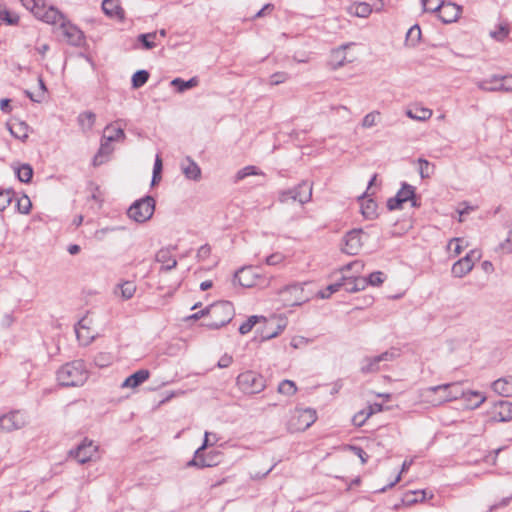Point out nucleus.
I'll use <instances>...</instances> for the list:
<instances>
[{
  "instance_id": "nucleus-19",
  "label": "nucleus",
  "mask_w": 512,
  "mask_h": 512,
  "mask_svg": "<svg viewBox=\"0 0 512 512\" xmlns=\"http://www.w3.org/2000/svg\"><path fill=\"white\" fill-rule=\"evenodd\" d=\"M397 354L394 351H385L374 357H367L363 360L361 371L363 373H372L379 370V363L383 361H392Z\"/></svg>"
},
{
  "instance_id": "nucleus-27",
  "label": "nucleus",
  "mask_w": 512,
  "mask_h": 512,
  "mask_svg": "<svg viewBox=\"0 0 512 512\" xmlns=\"http://www.w3.org/2000/svg\"><path fill=\"white\" fill-rule=\"evenodd\" d=\"M156 261L161 263V269L169 271L176 267L177 260L172 255L169 249H161L156 254Z\"/></svg>"
},
{
  "instance_id": "nucleus-18",
  "label": "nucleus",
  "mask_w": 512,
  "mask_h": 512,
  "mask_svg": "<svg viewBox=\"0 0 512 512\" xmlns=\"http://www.w3.org/2000/svg\"><path fill=\"white\" fill-rule=\"evenodd\" d=\"M414 188L411 185L403 184L401 189L397 192V194L388 199L387 207L389 210L400 209L402 205L407 201H412V205H415L414 202Z\"/></svg>"
},
{
  "instance_id": "nucleus-5",
  "label": "nucleus",
  "mask_w": 512,
  "mask_h": 512,
  "mask_svg": "<svg viewBox=\"0 0 512 512\" xmlns=\"http://www.w3.org/2000/svg\"><path fill=\"white\" fill-rule=\"evenodd\" d=\"M206 312L210 320L205 325L211 329H218L232 320L234 307L228 301H220L206 307Z\"/></svg>"
},
{
  "instance_id": "nucleus-25",
  "label": "nucleus",
  "mask_w": 512,
  "mask_h": 512,
  "mask_svg": "<svg viewBox=\"0 0 512 512\" xmlns=\"http://www.w3.org/2000/svg\"><path fill=\"white\" fill-rule=\"evenodd\" d=\"M492 389L495 393L501 396H512V376H507L495 380L492 383Z\"/></svg>"
},
{
  "instance_id": "nucleus-30",
  "label": "nucleus",
  "mask_w": 512,
  "mask_h": 512,
  "mask_svg": "<svg viewBox=\"0 0 512 512\" xmlns=\"http://www.w3.org/2000/svg\"><path fill=\"white\" fill-rule=\"evenodd\" d=\"M477 86L483 91H507L512 92V75L504 76L503 81L500 85H487L486 82H478Z\"/></svg>"
},
{
  "instance_id": "nucleus-39",
  "label": "nucleus",
  "mask_w": 512,
  "mask_h": 512,
  "mask_svg": "<svg viewBox=\"0 0 512 512\" xmlns=\"http://www.w3.org/2000/svg\"><path fill=\"white\" fill-rule=\"evenodd\" d=\"M421 40V29L418 25L412 26L406 33L405 44L408 47H415Z\"/></svg>"
},
{
  "instance_id": "nucleus-13",
  "label": "nucleus",
  "mask_w": 512,
  "mask_h": 512,
  "mask_svg": "<svg viewBox=\"0 0 512 512\" xmlns=\"http://www.w3.org/2000/svg\"><path fill=\"white\" fill-rule=\"evenodd\" d=\"M353 46V43H347L331 51L329 63L334 70L339 69L356 60V54L351 52V48Z\"/></svg>"
},
{
  "instance_id": "nucleus-63",
  "label": "nucleus",
  "mask_w": 512,
  "mask_h": 512,
  "mask_svg": "<svg viewBox=\"0 0 512 512\" xmlns=\"http://www.w3.org/2000/svg\"><path fill=\"white\" fill-rule=\"evenodd\" d=\"M0 19L5 20L9 24H14L18 20L17 17H11L9 11H7L4 8L3 9L0 8Z\"/></svg>"
},
{
  "instance_id": "nucleus-64",
  "label": "nucleus",
  "mask_w": 512,
  "mask_h": 512,
  "mask_svg": "<svg viewBox=\"0 0 512 512\" xmlns=\"http://www.w3.org/2000/svg\"><path fill=\"white\" fill-rule=\"evenodd\" d=\"M232 361H233L232 356L225 354L219 359L217 365L219 368H226L231 365Z\"/></svg>"
},
{
  "instance_id": "nucleus-53",
  "label": "nucleus",
  "mask_w": 512,
  "mask_h": 512,
  "mask_svg": "<svg viewBox=\"0 0 512 512\" xmlns=\"http://www.w3.org/2000/svg\"><path fill=\"white\" fill-rule=\"evenodd\" d=\"M161 172H162V159L159 155H156L155 163L153 167V176L151 184L155 185L161 180Z\"/></svg>"
},
{
  "instance_id": "nucleus-28",
  "label": "nucleus",
  "mask_w": 512,
  "mask_h": 512,
  "mask_svg": "<svg viewBox=\"0 0 512 512\" xmlns=\"http://www.w3.org/2000/svg\"><path fill=\"white\" fill-rule=\"evenodd\" d=\"M372 11L371 5L366 2H354L347 7L349 15L360 18H367Z\"/></svg>"
},
{
  "instance_id": "nucleus-37",
  "label": "nucleus",
  "mask_w": 512,
  "mask_h": 512,
  "mask_svg": "<svg viewBox=\"0 0 512 512\" xmlns=\"http://www.w3.org/2000/svg\"><path fill=\"white\" fill-rule=\"evenodd\" d=\"M158 34L157 32H150L145 34H140L137 37V40L141 43L142 48L145 50H151L157 47Z\"/></svg>"
},
{
  "instance_id": "nucleus-43",
  "label": "nucleus",
  "mask_w": 512,
  "mask_h": 512,
  "mask_svg": "<svg viewBox=\"0 0 512 512\" xmlns=\"http://www.w3.org/2000/svg\"><path fill=\"white\" fill-rule=\"evenodd\" d=\"M495 251L498 253H501V254H511L512 253V230H509L506 238L503 241L499 242Z\"/></svg>"
},
{
  "instance_id": "nucleus-34",
  "label": "nucleus",
  "mask_w": 512,
  "mask_h": 512,
  "mask_svg": "<svg viewBox=\"0 0 512 512\" xmlns=\"http://www.w3.org/2000/svg\"><path fill=\"white\" fill-rule=\"evenodd\" d=\"M382 123V113L378 110H373L367 113L361 120V127L363 129H371Z\"/></svg>"
},
{
  "instance_id": "nucleus-7",
  "label": "nucleus",
  "mask_w": 512,
  "mask_h": 512,
  "mask_svg": "<svg viewBox=\"0 0 512 512\" xmlns=\"http://www.w3.org/2000/svg\"><path fill=\"white\" fill-rule=\"evenodd\" d=\"M316 419L315 410L311 408H296L289 415L287 427L291 432H302L308 429Z\"/></svg>"
},
{
  "instance_id": "nucleus-47",
  "label": "nucleus",
  "mask_w": 512,
  "mask_h": 512,
  "mask_svg": "<svg viewBox=\"0 0 512 512\" xmlns=\"http://www.w3.org/2000/svg\"><path fill=\"white\" fill-rule=\"evenodd\" d=\"M95 114L92 112H84L79 115L78 121L83 129H91L95 123Z\"/></svg>"
},
{
  "instance_id": "nucleus-26",
  "label": "nucleus",
  "mask_w": 512,
  "mask_h": 512,
  "mask_svg": "<svg viewBox=\"0 0 512 512\" xmlns=\"http://www.w3.org/2000/svg\"><path fill=\"white\" fill-rule=\"evenodd\" d=\"M8 129L12 136L21 141H25L30 133L29 126L25 122L18 120H15L12 123H10L8 125Z\"/></svg>"
},
{
  "instance_id": "nucleus-46",
  "label": "nucleus",
  "mask_w": 512,
  "mask_h": 512,
  "mask_svg": "<svg viewBox=\"0 0 512 512\" xmlns=\"http://www.w3.org/2000/svg\"><path fill=\"white\" fill-rule=\"evenodd\" d=\"M296 391V384L291 380H283L278 386V392L286 396H292Z\"/></svg>"
},
{
  "instance_id": "nucleus-3",
  "label": "nucleus",
  "mask_w": 512,
  "mask_h": 512,
  "mask_svg": "<svg viewBox=\"0 0 512 512\" xmlns=\"http://www.w3.org/2000/svg\"><path fill=\"white\" fill-rule=\"evenodd\" d=\"M453 385L454 384L447 383L419 390V403L431 407H438L444 403L456 400L458 396L454 395L451 391Z\"/></svg>"
},
{
  "instance_id": "nucleus-52",
  "label": "nucleus",
  "mask_w": 512,
  "mask_h": 512,
  "mask_svg": "<svg viewBox=\"0 0 512 512\" xmlns=\"http://www.w3.org/2000/svg\"><path fill=\"white\" fill-rule=\"evenodd\" d=\"M367 281V285L379 286L385 280V274L381 271H376L371 273L367 278L364 277Z\"/></svg>"
},
{
  "instance_id": "nucleus-44",
  "label": "nucleus",
  "mask_w": 512,
  "mask_h": 512,
  "mask_svg": "<svg viewBox=\"0 0 512 512\" xmlns=\"http://www.w3.org/2000/svg\"><path fill=\"white\" fill-rule=\"evenodd\" d=\"M17 177L21 182L28 183L33 176V169L28 164H23L16 170Z\"/></svg>"
},
{
  "instance_id": "nucleus-9",
  "label": "nucleus",
  "mask_w": 512,
  "mask_h": 512,
  "mask_svg": "<svg viewBox=\"0 0 512 512\" xmlns=\"http://www.w3.org/2000/svg\"><path fill=\"white\" fill-rule=\"evenodd\" d=\"M236 382L239 389L246 394L260 393L266 387L264 377L253 371H245L239 374Z\"/></svg>"
},
{
  "instance_id": "nucleus-49",
  "label": "nucleus",
  "mask_w": 512,
  "mask_h": 512,
  "mask_svg": "<svg viewBox=\"0 0 512 512\" xmlns=\"http://www.w3.org/2000/svg\"><path fill=\"white\" fill-rule=\"evenodd\" d=\"M419 173L422 178H429L434 173V165L426 159L420 158L418 160Z\"/></svg>"
},
{
  "instance_id": "nucleus-59",
  "label": "nucleus",
  "mask_w": 512,
  "mask_h": 512,
  "mask_svg": "<svg viewBox=\"0 0 512 512\" xmlns=\"http://www.w3.org/2000/svg\"><path fill=\"white\" fill-rule=\"evenodd\" d=\"M12 201V193L9 190L0 191V211L5 210Z\"/></svg>"
},
{
  "instance_id": "nucleus-61",
  "label": "nucleus",
  "mask_w": 512,
  "mask_h": 512,
  "mask_svg": "<svg viewBox=\"0 0 512 512\" xmlns=\"http://www.w3.org/2000/svg\"><path fill=\"white\" fill-rule=\"evenodd\" d=\"M349 450H351L356 456L359 457L362 464H365L367 462L368 456L362 448L357 446H349Z\"/></svg>"
},
{
  "instance_id": "nucleus-16",
  "label": "nucleus",
  "mask_w": 512,
  "mask_h": 512,
  "mask_svg": "<svg viewBox=\"0 0 512 512\" xmlns=\"http://www.w3.org/2000/svg\"><path fill=\"white\" fill-rule=\"evenodd\" d=\"M93 319L90 316H84L75 328L78 341L82 345L90 344L96 336V331L93 329Z\"/></svg>"
},
{
  "instance_id": "nucleus-10",
  "label": "nucleus",
  "mask_w": 512,
  "mask_h": 512,
  "mask_svg": "<svg viewBox=\"0 0 512 512\" xmlns=\"http://www.w3.org/2000/svg\"><path fill=\"white\" fill-rule=\"evenodd\" d=\"M312 197V186L307 182H302L296 187L284 190L279 194L281 203L299 202L300 204L308 203Z\"/></svg>"
},
{
  "instance_id": "nucleus-6",
  "label": "nucleus",
  "mask_w": 512,
  "mask_h": 512,
  "mask_svg": "<svg viewBox=\"0 0 512 512\" xmlns=\"http://www.w3.org/2000/svg\"><path fill=\"white\" fill-rule=\"evenodd\" d=\"M310 295L305 292L301 284H291L277 292L276 301L283 307H293L307 302Z\"/></svg>"
},
{
  "instance_id": "nucleus-56",
  "label": "nucleus",
  "mask_w": 512,
  "mask_h": 512,
  "mask_svg": "<svg viewBox=\"0 0 512 512\" xmlns=\"http://www.w3.org/2000/svg\"><path fill=\"white\" fill-rule=\"evenodd\" d=\"M286 257L283 253L276 252L266 257V263L270 266H278L284 263Z\"/></svg>"
},
{
  "instance_id": "nucleus-36",
  "label": "nucleus",
  "mask_w": 512,
  "mask_h": 512,
  "mask_svg": "<svg viewBox=\"0 0 512 512\" xmlns=\"http://www.w3.org/2000/svg\"><path fill=\"white\" fill-rule=\"evenodd\" d=\"M407 117L416 121H426L433 115V111L426 107H415L406 111Z\"/></svg>"
},
{
  "instance_id": "nucleus-22",
  "label": "nucleus",
  "mask_w": 512,
  "mask_h": 512,
  "mask_svg": "<svg viewBox=\"0 0 512 512\" xmlns=\"http://www.w3.org/2000/svg\"><path fill=\"white\" fill-rule=\"evenodd\" d=\"M102 10L109 18L116 19L118 21H123L125 19V12L121 7L119 0H103Z\"/></svg>"
},
{
  "instance_id": "nucleus-21",
  "label": "nucleus",
  "mask_w": 512,
  "mask_h": 512,
  "mask_svg": "<svg viewBox=\"0 0 512 512\" xmlns=\"http://www.w3.org/2000/svg\"><path fill=\"white\" fill-rule=\"evenodd\" d=\"M461 12L462 8L459 5L452 2H444L438 12V17L443 23H453L459 19Z\"/></svg>"
},
{
  "instance_id": "nucleus-45",
  "label": "nucleus",
  "mask_w": 512,
  "mask_h": 512,
  "mask_svg": "<svg viewBox=\"0 0 512 512\" xmlns=\"http://www.w3.org/2000/svg\"><path fill=\"white\" fill-rule=\"evenodd\" d=\"M171 84L173 86H176L179 92H183L187 89L195 87L198 84V80L195 77L191 78L188 81H184L180 78H175L174 80H172Z\"/></svg>"
},
{
  "instance_id": "nucleus-15",
  "label": "nucleus",
  "mask_w": 512,
  "mask_h": 512,
  "mask_svg": "<svg viewBox=\"0 0 512 512\" xmlns=\"http://www.w3.org/2000/svg\"><path fill=\"white\" fill-rule=\"evenodd\" d=\"M481 252L479 250H471L463 258L456 261L451 269L455 277L461 278L467 275L474 267L475 262L480 260Z\"/></svg>"
},
{
  "instance_id": "nucleus-58",
  "label": "nucleus",
  "mask_w": 512,
  "mask_h": 512,
  "mask_svg": "<svg viewBox=\"0 0 512 512\" xmlns=\"http://www.w3.org/2000/svg\"><path fill=\"white\" fill-rule=\"evenodd\" d=\"M508 28L505 25H500L495 31L490 32V36L498 41L504 40L508 35Z\"/></svg>"
},
{
  "instance_id": "nucleus-24",
  "label": "nucleus",
  "mask_w": 512,
  "mask_h": 512,
  "mask_svg": "<svg viewBox=\"0 0 512 512\" xmlns=\"http://www.w3.org/2000/svg\"><path fill=\"white\" fill-rule=\"evenodd\" d=\"M149 371L146 369H140L127 377L122 383L123 388H136L144 383L149 378Z\"/></svg>"
},
{
  "instance_id": "nucleus-31",
  "label": "nucleus",
  "mask_w": 512,
  "mask_h": 512,
  "mask_svg": "<svg viewBox=\"0 0 512 512\" xmlns=\"http://www.w3.org/2000/svg\"><path fill=\"white\" fill-rule=\"evenodd\" d=\"M111 141H108V139H105L103 137V141L100 145L98 153L95 155L93 163L95 166L103 164L107 158L111 155V153L114 150V147L111 144Z\"/></svg>"
},
{
  "instance_id": "nucleus-1",
  "label": "nucleus",
  "mask_w": 512,
  "mask_h": 512,
  "mask_svg": "<svg viewBox=\"0 0 512 512\" xmlns=\"http://www.w3.org/2000/svg\"><path fill=\"white\" fill-rule=\"evenodd\" d=\"M22 2L37 19L52 25L59 23V28L67 43L75 46L82 43L84 39L83 32L68 21L56 8L47 6L44 0H22Z\"/></svg>"
},
{
  "instance_id": "nucleus-62",
  "label": "nucleus",
  "mask_w": 512,
  "mask_h": 512,
  "mask_svg": "<svg viewBox=\"0 0 512 512\" xmlns=\"http://www.w3.org/2000/svg\"><path fill=\"white\" fill-rule=\"evenodd\" d=\"M211 255V247L209 245L201 246L197 251V257L199 260H206Z\"/></svg>"
},
{
  "instance_id": "nucleus-14",
  "label": "nucleus",
  "mask_w": 512,
  "mask_h": 512,
  "mask_svg": "<svg viewBox=\"0 0 512 512\" xmlns=\"http://www.w3.org/2000/svg\"><path fill=\"white\" fill-rule=\"evenodd\" d=\"M70 455L81 464L94 461L98 458V446L92 440L84 439L76 449L70 451Z\"/></svg>"
},
{
  "instance_id": "nucleus-12",
  "label": "nucleus",
  "mask_w": 512,
  "mask_h": 512,
  "mask_svg": "<svg viewBox=\"0 0 512 512\" xmlns=\"http://www.w3.org/2000/svg\"><path fill=\"white\" fill-rule=\"evenodd\" d=\"M28 424L26 413L14 410L0 416V431L12 432L24 428Z\"/></svg>"
},
{
  "instance_id": "nucleus-35",
  "label": "nucleus",
  "mask_w": 512,
  "mask_h": 512,
  "mask_svg": "<svg viewBox=\"0 0 512 512\" xmlns=\"http://www.w3.org/2000/svg\"><path fill=\"white\" fill-rule=\"evenodd\" d=\"M468 245V242L464 238H453L448 242L447 250L451 257H457Z\"/></svg>"
},
{
  "instance_id": "nucleus-60",
  "label": "nucleus",
  "mask_w": 512,
  "mask_h": 512,
  "mask_svg": "<svg viewBox=\"0 0 512 512\" xmlns=\"http://www.w3.org/2000/svg\"><path fill=\"white\" fill-rule=\"evenodd\" d=\"M288 79V75L285 72H276L270 76L271 85H279L284 83Z\"/></svg>"
},
{
  "instance_id": "nucleus-20",
  "label": "nucleus",
  "mask_w": 512,
  "mask_h": 512,
  "mask_svg": "<svg viewBox=\"0 0 512 512\" xmlns=\"http://www.w3.org/2000/svg\"><path fill=\"white\" fill-rule=\"evenodd\" d=\"M264 328L261 331V339L269 340L278 336L286 327V322L283 319L272 318L264 320Z\"/></svg>"
},
{
  "instance_id": "nucleus-2",
  "label": "nucleus",
  "mask_w": 512,
  "mask_h": 512,
  "mask_svg": "<svg viewBox=\"0 0 512 512\" xmlns=\"http://www.w3.org/2000/svg\"><path fill=\"white\" fill-rule=\"evenodd\" d=\"M364 269L362 261H353L341 268L342 277L339 282L330 284L325 290L319 292L320 298H328L331 294L344 287L347 292L353 293L367 287V281L360 276Z\"/></svg>"
},
{
  "instance_id": "nucleus-50",
  "label": "nucleus",
  "mask_w": 512,
  "mask_h": 512,
  "mask_svg": "<svg viewBox=\"0 0 512 512\" xmlns=\"http://www.w3.org/2000/svg\"><path fill=\"white\" fill-rule=\"evenodd\" d=\"M444 2V0H422L423 11L439 12Z\"/></svg>"
},
{
  "instance_id": "nucleus-38",
  "label": "nucleus",
  "mask_w": 512,
  "mask_h": 512,
  "mask_svg": "<svg viewBox=\"0 0 512 512\" xmlns=\"http://www.w3.org/2000/svg\"><path fill=\"white\" fill-rule=\"evenodd\" d=\"M104 137L111 142L123 141L125 139V133L121 127H116L115 125L111 124L106 126Z\"/></svg>"
},
{
  "instance_id": "nucleus-23",
  "label": "nucleus",
  "mask_w": 512,
  "mask_h": 512,
  "mask_svg": "<svg viewBox=\"0 0 512 512\" xmlns=\"http://www.w3.org/2000/svg\"><path fill=\"white\" fill-rule=\"evenodd\" d=\"M137 286L134 281L125 280L114 288V295L122 300L131 299L136 293Z\"/></svg>"
},
{
  "instance_id": "nucleus-4",
  "label": "nucleus",
  "mask_w": 512,
  "mask_h": 512,
  "mask_svg": "<svg viewBox=\"0 0 512 512\" xmlns=\"http://www.w3.org/2000/svg\"><path fill=\"white\" fill-rule=\"evenodd\" d=\"M88 378L86 367L82 361H73L63 365L57 372V380L63 386H80Z\"/></svg>"
},
{
  "instance_id": "nucleus-57",
  "label": "nucleus",
  "mask_w": 512,
  "mask_h": 512,
  "mask_svg": "<svg viewBox=\"0 0 512 512\" xmlns=\"http://www.w3.org/2000/svg\"><path fill=\"white\" fill-rule=\"evenodd\" d=\"M205 465L206 464L203 461V453L198 450L195 451L194 458L187 463L188 467L205 468Z\"/></svg>"
},
{
  "instance_id": "nucleus-54",
  "label": "nucleus",
  "mask_w": 512,
  "mask_h": 512,
  "mask_svg": "<svg viewBox=\"0 0 512 512\" xmlns=\"http://www.w3.org/2000/svg\"><path fill=\"white\" fill-rule=\"evenodd\" d=\"M17 208L18 211L22 214H28L30 213V210L32 208V203L28 196L24 195L17 201Z\"/></svg>"
},
{
  "instance_id": "nucleus-29",
  "label": "nucleus",
  "mask_w": 512,
  "mask_h": 512,
  "mask_svg": "<svg viewBox=\"0 0 512 512\" xmlns=\"http://www.w3.org/2000/svg\"><path fill=\"white\" fill-rule=\"evenodd\" d=\"M182 172L186 176V178L194 181H198L201 178V169L197 165L196 162L191 160L190 158H187L182 164H181Z\"/></svg>"
},
{
  "instance_id": "nucleus-8",
  "label": "nucleus",
  "mask_w": 512,
  "mask_h": 512,
  "mask_svg": "<svg viewBox=\"0 0 512 512\" xmlns=\"http://www.w3.org/2000/svg\"><path fill=\"white\" fill-rule=\"evenodd\" d=\"M155 211V200L146 196L135 201L128 209V217L136 223H145L153 216Z\"/></svg>"
},
{
  "instance_id": "nucleus-11",
  "label": "nucleus",
  "mask_w": 512,
  "mask_h": 512,
  "mask_svg": "<svg viewBox=\"0 0 512 512\" xmlns=\"http://www.w3.org/2000/svg\"><path fill=\"white\" fill-rule=\"evenodd\" d=\"M488 422L505 423L512 420V402L499 400L491 404L486 412Z\"/></svg>"
},
{
  "instance_id": "nucleus-51",
  "label": "nucleus",
  "mask_w": 512,
  "mask_h": 512,
  "mask_svg": "<svg viewBox=\"0 0 512 512\" xmlns=\"http://www.w3.org/2000/svg\"><path fill=\"white\" fill-rule=\"evenodd\" d=\"M221 460V453L218 451L209 452L206 455L203 454V461L205 464V467H213L219 464Z\"/></svg>"
},
{
  "instance_id": "nucleus-33",
  "label": "nucleus",
  "mask_w": 512,
  "mask_h": 512,
  "mask_svg": "<svg viewBox=\"0 0 512 512\" xmlns=\"http://www.w3.org/2000/svg\"><path fill=\"white\" fill-rule=\"evenodd\" d=\"M237 281L241 286L252 287L256 284V275L250 268H244L239 270L235 275Z\"/></svg>"
},
{
  "instance_id": "nucleus-40",
  "label": "nucleus",
  "mask_w": 512,
  "mask_h": 512,
  "mask_svg": "<svg viewBox=\"0 0 512 512\" xmlns=\"http://www.w3.org/2000/svg\"><path fill=\"white\" fill-rule=\"evenodd\" d=\"M377 204L371 200L366 199L361 203V213L366 219H373L376 217Z\"/></svg>"
},
{
  "instance_id": "nucleus-41",
  "label": "nucleus",
  "mask_w": 512,
  "mask_h": 512,
  "mask_svg": "<svg viewBox=\"0 0 512 512\" xmlns=\"http://www.w3.org/2000/svg\"><path fill=\"white\" fill-rule=\"evenodd\" d=\"M264 175L256 166L249 165L240 169L235 175V181H241L248 176Z\"/></svg>"
},
{
  "instance_id": "nucleus-32",
  "label": "nucleus",
  "mask_w": 512,
  "mask_h": 512,
  "mask_svg": "<svg viewBox=\"0 0 512 512\" xmlns=\"http://www.w3.org/2000/svg\"><path fill=\"white\" fill-rule=\"evenodd\" d=\"M461 396L466 402H468V407L470 409H476L486 401V396L479 391H466L463 392Z\"/></svg>"
},
{
  "instance_id": "nucleus-42",
  "label": "nucleus",
  "mask_w": 512,
  "mask_h": 512,
  "mask_svg": "<svg viewBox=\"0 0 512 512\" xmlns=\"http://www.w3.org/2000/svg\"><path fill=\"white\" fill-rule=\"evenodd\" d=\"M264 320H265V318L262 316H256V315L250 316L244 323H242L240 325V327H239L240 334L245 335V334L249 333L257 323H260Z\"/></svg>"
},
{
  "instance_id": "nucleus-48",
  "label": "nucleus",
  "mask_w": 512,
  "mask_h": 512,
  "mask_svg": "<svg viewBox=\"0 0 512 512\" xmlns=\"http://www.w3.org/2000/svg\"><path fill=\"white\" fill-rule=\"evenodd\" d=\"M149 78V73L146 70H139L132 76V86L137 89L143 86Z\"/></svg>"
},
{
  "instance_id": "nucleus-55",
  "label": "nucleus",
  "mask_w": 512,
  "mask_h": 512,
  "mask_svg": "<svg viewBox=\"0 0 512 512\" xmlns=\"http://www.w3.org/2000/svg\"><path fill=\"white\" fill-rule=\"evenodd\" d=\"M370 416L371 415H368V409L366 407L353 416V424L358 427H361L370 418Z\"/></svg>"
},
{
  "instance_id": "nucleus-17",
  "label": "nucleus",
  "mask_w": 512,
  "mask_h": 512,
  "mask_svg": "<svg viewBox=\"0 0 512 512\" xmlns=\"http://www.w3.org/2000/svg\"><path fill=\"white\" fill-rule=\"evenodd\" d=\"M362 229H353L346 233L343 238L342 250L349 255H356L363 246Z\"/></svg>"
}]
</instances>
